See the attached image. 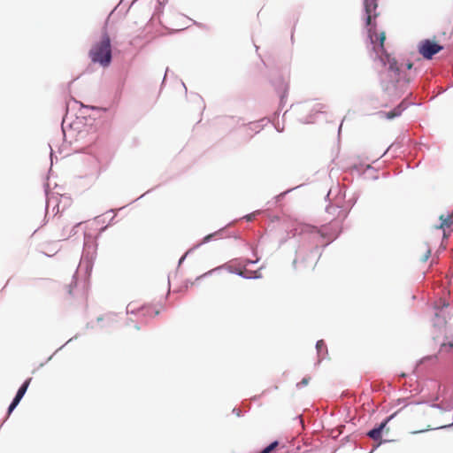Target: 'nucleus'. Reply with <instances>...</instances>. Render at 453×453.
<instances>
[{"label":"nucleus","mask_w":453,"mask_h":453,"mask_svg":"<svg viewBox=\"0 0 453 453\" xmlns=\"http://www.w3.org/2000/svg\"><path fill=\"white\" fill-rule=\"evenodd\" d=\"M196 100L203 102V99L198 94H193Z\"/></svg>","instance_id":"nucleus-39"},{"label":"nucleus","mask_w":453,"mask_h":453,"mask_svg":"<svg viewBox=\"0 0 453 453\" xmlns=\"http://www.w3.org/2000/svg\"><path fill=\"white\" fill-rule=\"evenodd\" d=\"M443 47L437 42L425 39L418 43V53L426 60L432 59Z\"/></svg>","instance_id":"nucleus-7"},{"label":"nucleus","mask_w":453,"mask_h":453,"mask_svg":"<svg viewBox=\"0 0 453 453\" xmlns=\"http://www.w3.org/2000/svg\"><path fill=\"white\" fill-rule=\"evenodd\" d=\"M72 287H73V282L70 284V290H69L70 294H72Z\"/></svg>","instance_id":"nucleus-54"},{"label":"nucleus","mask_w":453,"mask_h":453,"mask_svg":"<svg viewBox=\"0 0 453 453\" xmlns=\"http://www.w3.org/2000/svg\"><path fill=\"white\" fill-rule=\"evenodd\" d=\"M310 380H311V378L309 376L303 377L301 381L296 383V388H302L307 386L309 384Z\"/></svg>","instance_id":"nucleus-25"},{"label":"nucleus","mask_w":453,"mask_h":453,"mask_svg":"<svg viewBox=\"0 0 453 453\" xmlns=\"http://www.w3.org/2000/svg\"><path fill=\"white\" fill-rule=\"evenodd\" d=\"M382 433L383 431L380 429V427L377 425L366 433V435L370 439L378 441V443L375 446H373V449H377L381 444L390 441L389 440L382 439Z\"/></svg>","instance_id":"nucleus-10"},{"label":"nucleus","mask_w":453,"mask_h":453,"mask_svg":"<svg viewBox=\"0 0 453 453\" xmlns=\"http://www.w3.org/2000/svg\"><path fill=\"white\" fill-rule=\"evenodd\" d=\"M136 312H139L138 311V309H134L132 307V303H129L127 306V313H130V314H135Z\"/></svg>","instance_id":"nucleus-29"},{"label":"nucleus","mask_w":453,"mask_h":453,"mask_svg":"<svg viewBox=\"0 0 453 453\" xmlns=\"http://www.w3.org/2000/svg\"><path fill=\"white\" fill-rule=\"evenodd\" d=\"M342 126V123H341V125L339 126V128H338V134L341 133Z\"/></svg>","instance_id":"nucleus-51"},{"label":"nucleus","mask_w":453,"mask_h":453,"mask_svg":"<svg viewBox=\"0 0 453 453\" xmlns=\"http://www.w3.org/2000/svg\"><path fill=\"white\" fill-rule=\"evenodd\" d=\"M279 444H280L279 441L274 440V441H271L267 446H265L260 451V453H271L272 451H273L279 446Z\"/></svg>","instance_id":"nucleus-21"},{"label":"nucleus","mask_w":453,"mask_h":453,"mask_svg":"<svg viewBox=\"0 0 453 453\" xmlns=\"http://www.w3.org/2000/svg\"><path fill=\"white\" fill-rule=\"evenodd\" d=\"M390 147L387 148V150L384 152L383 155H385L388 150H389Z\"/></svg>","instance_id":"nucleus-58"},{"label":"nucleus","mask_w":453,"mask_h":453,"mask_svg":"<svg viewBox=\"0 0 453 453\" xmlns=\"http://www.w3.org/2000/svg\"><path fill=\"white\" fill-rule=\"evenodd\" d=\"M374 450H375V449H372L370 452H368V453H373V451H374Z\"/></svg>","instance_id":"nucleus-60"},{"label":"nucleus","mask_w":453,"mask_h":453,"mask_svg":"<svg viewBox=\"0 0 453 453\" xmlns=\"http://www.w3.org/2000/svg\"><path fill=\"white\" fill-rule=\"evenodd\" d=\"M257 395H255V396L253 397V400H257Z\"/></svg>","instance_id":"nucleus-59"},{"label":"nucleus","mask_w":453,"mask_h":453,"mask_svg":"<svg viewBox=\"0 0 453 453\" xmlns=\"http://www.w3.org/2000/svg\"><path fill=\"white\" fill-rule=\"evenodd\" d=\"M251 250H252V254H253L254 256H257L256 249H255V248H253V247H251Z\"/></svg>","instance_id":"nucleus-44"},{"label":"nucleus","mask_w":453,"mask_h":453,"mask_svg":"<svg viewBox=\"0 0 453 453\" xmlns=\"http://www.w3.org/2000/svg\"><path fill=\"white\" fill-rule=\"evenodd\" d=\"M96 238L92 234L85 233L82 254L75 274L79 272H84L85 277L89 278L96 256Z\"/></svg>","instance_id":"nucleus-4"},{"label":"nucleus","mask_w":453,"mask_h":453,"mask_svg":"<svg viewBox=\"0 0 453 453\" xmlns=\"http://www.w3.org/2000/svg\"><path fill=\"white\" fill-rule=\"evenodd\" d=\"M182 86L184 87L185 91L187 92V88H186V85H185V83H184V82H182Z\"/></svg>","instance_id":"nucleus-56"},{"label":"nucleus","mask_w":453,"mask_h":453,"mask_svg":"<svg viewBox=\"0 0 453 453\" xmlns=\"http://www.w3.org/2000/svg\"><path fill=\"white\" fill-rule=\"evenodd\" d=\"M227 270L229 273L236 274L243 279H259V278H261V274L258 273L257 272H250L248 273V272L243 273L242 270L234 269L231 266H227Z\"/></svg>","instance_id":"nucleus-13"},{"label":"nucleus","mask_w":453,"mask_h":453,"mask_svg":"<svg viewBox=\"0 0 453 453\" xmlns=\"http://www.w3.org/2000/svg\"><path fill=\"white\" fill-rule=\"evenodd\" d=\"M363 169H364V173H368L366 178L372 179L374 180H378L379 176H378V174H376V170L372 165H367L364 166L362 164L353 165V170H355L357 172H360Z\"/></svg>","instance_id":"nucleus-12"},{"label":"nucleus","mask_w":453,"mask_h":453,"mask_svg":"<svg viewBox=\"0 0 453 453\" xmlns=\"http://www.w3.org/2000/svg\"><path fill=\"white\" fill-rule=\"evenodd\" d=\"M73 338L69 339L65 344L66 345L68 342H72Z\"/></svg>","instance_id":"nucleus-57"},{"label":"nucleus","mask_w":453,"mask_h":453,"mask_svg":"<svg viewBox=\"0 0 453 453\" xmlns=\"http://www.w3.org/2000/svg\"><path fill=\"white\" fill-rule=\"evenodd\" d=\"M259 257H257V258L255 260H251V259H249V258H246L244 260V264L245 265H255L257 264L258 261H259Z\"/></svg>","instance_id":"nucleus-31"},{"label":"nucleus","mask_w":453,"mask_h":453,"mask_svg":"<svg viewBox=\"0 0 453 453\" xmlns=\"http://www.w3.org/2000/svg\"><path fill=\"white\" fill-rule=\"evenodd\" d=\"M285 242H286V240H281V241L280 242V245H282Z\"/></svg>","instance_id":"nucleus-55"},{"label":"nucleus","mask_w":453,"mask_h":453,"mask_svg":"<svg viewBox=\"0 0 453 453\" xmlns=\"http://www.w3.org/2000/svg\"><path fill=\"white\" fill-rule=\"evenodd\" d=\"M434 309L436 310L434 314V319L433 320V325L434 327L441 328L445 326L447 324V319L444 316H441L440 313V308L438 306H435Z\"/></svg>","instance_id":"nucleus-17"},{"label":"nucleus","mask_w":453,"mask_h":453,"mask_svg":"<svg viewBox=\"0 0 453 453\" xmlns=\"http://www.w3.org/2000/svg\"><path fill=\"white\" fill-rule=\"evenodd\" d=\"M278 132H282L283 128L276 127Z\"/></svg>","instance_id":"nucleus-52"},{"label":"nucleus","mask_w":453,"mask_h":453,"mask_svg":"<svg viewBox=\"0 0 453 453\" xmlns=\"http://www.w3.org/2000/svg\"><path fill=\"white\" fill-rule=\"evenodd\" d=\"M452 426H453V423H452V424H449V425L441 426H440L439 428H441V429H446V428L451 427Z\"/></svg>","instance_id":"nucleus-40"},{"label":"nucleus","mask_w":453,"mask_h":453,"mask_svg":"<svg viewBox=\"0 0 453 453\" xmlns=\"http://www.w3.org/2000/svg\"><path fill=\"white\" fill-rule=\"evenodd\" d=\"M65 119H63V120H62V125H61V128H62V131H63V133H64V134H65Z\"/></svg>","instance_id":"nucleus-42"},{"label":"nucleus","mask_w":453,"mask_h":453,"mask_svg":"<svg viewBox=\"0 0 453 453\" xmlns=\"http://www.w3.org/2000/svg\"><path fill=\"white\" fill-rule=\"evenodd\" d=\"M116 212H117V210L115 209H110L108 211H106V213H112V217L111 218V219L109 220V224L108 225H111L113 221V219H115V216H116Z\"/></svg>","instance_id":"nucleus-32"},{"label":"nucleus","mask_w":453,"mask_h":453,"mask_svg":"<svg viewBox=\"0 0 453 453\" xmlns=\"http://www.w3.org/2000/svg\"><path fill=\"white\" fill-rule=\"evenodd\" d=\"M440 353L453 356V337L449 340L448 336L444 337V341L440 345Z\"/></svg>","instance_id":"nucleus-16"},{"label":"nucleus","mask_w":453,"mask_h":453,"mask_svg":"<svg viewBox=\"0 0 453 453\" xmlns=\"http://www.w3.org/2000/svg\"><path fill=\"white\" fill-rule=\"evenodd\" d=\"M257 213H258L257 211ZM255 215H256V212H253V213H250V214H247L243 217V219L248 221V222H250L252 221L254 219H255Z\"/></svg>","instance_id":"nucleus-30"},{"label":"nucleus","mask_w":453,"mask_h":453,"mask_svg":"<svg viewBox=\"0 0 453 453\" xmlns=\"http://www.w3.org/2000/svg\"><path fill=\"white\" fill-rule=\"evenodd\" d=\"M95 219L98 222V223H104L105 222V219H102V216H97L95 218Z\"/></svg>","instance_id":"nucleus-38"},{"label":"nucleus","mask_w":453,"mask_h":453,"mask_svg":"<svg viewBox=\"0 0 453 453\" xmlns=\"http://www.w3.org/2000/svg\"><path fill=\"white\" fill-rule=\"evenodd\" d=\"M271 83L277 94L288 92V83L281 75H277L276 77L273 78Z\"/></svg>","instance_id":"nucleus-11"},{"label":"nucleus","mask_w":453,"mask_h":453,"mask_svg":"<svg viewBox=\"0 0 453 453\" xmlns=\"http://www.w3.org/2000/svg\"><path fill=\"white\" fill-rule=\"evenodd\" d=\"M81 225V223H77L72 229L71 234L74 235L76 234V228Z\"/></svg>","instance_id":"nucleus-37"},{"label":"nucleus","mask_w":453,"mask_h":453,"mask_svg":"<svg viewBox=\"0 0 453 453\" xmlns=\"http://www.w3.org/2000/svg\"><path fill=\"white\" fill-rule=\"evenodd\" d=\"M386 35L381 32L373 36L370 43L373 46L380 62L388 69L380 74V88L384 95L390 100L402 97L406 92L411 82L416 77V70L413 69V63L407 62L399 64L395 58H392L384 48Z\"/></svg>","instance_id":"nucleus-1"},{"label":"nucleus","mask_w":453,"mask_h":453,"mask_svg":"<svg viewBox=\"0 0 453 453\" xmlns=\"http://www.w3.org/2000/svg\"><path fill=\"white\" fill-rule=\"evenodd\" d=\"M65 346V344L62 345L59 349H57L55 350V353H58L59 351V349H63Z\"/></svg>","instance_id":"nucleus-47"},{"label":"nucleus","mask_w":453,"mask_h":453,"mask_svg":"<svg viewBox=\"0 0 453 453\" xmlns=\"http://www.w3.org/2000/svg\"><path fill=\"white\" fill-rule=\"evenodd\" d=\"M91 61L99 64L103 67H107L112 61V50L111 37L104 27L102 31L101 38L94 43L88 52Z\"/></svg>","instance_id":"nucleus-3"},{"label":"nucleus","mask_w":453,"mask_h":453,"mask_svg":"<svg viewBox=\"0 0 453 453\" xmlns=\"http://www.w3.org/2000/svg\"><path fill=\"white\" fill-rule=\"evenodd\" d=\"M288 92H283L281 94H278L279 97H280V104H279V108L281 110L285 104H286V99H287V96H288Z\"/></svg>","instance_id":"nucleus-24"},{"label":"nucleus","mask_w":453,"mask_h":453,"mask_svg":"<svg viewBox=\"0 0 453 453\" xmlns=\"http://www.w3.org/2000/svg\"><path fill=\"white\" fill-rule=\"evenodd\" d=\"M326 211L333 216H340L341 214H342V219H345L349 215V210L344 211L343 210L341 209L340 206L329 203L326 207Z\"/></svg>","instance_id":"nucleus-15"},{"label":"nucleus","mask_w":453,"mask_h":453,"mask_svg":"<svg viewBox=\"0 0 453 453\" xmlns=\"http://www.w3.org/2000/svg\"><path fill=\"white\" fill-rule=\"evenodd\" d=\"M108 227V225L107 226H102L99 230V234H102L103 232H104Z\"/></svg>","instance_id":"nucleus-41"},{"label":"nucleus","mask_w":453,"mask_h":453,"mask_svg":"<svg viewBox=\"0 0 453 453\" xmlns=\"http://www.w3.org/2000/svg\"><path fill=\"white\" fill-rule=\"evenodd\" d=\"M31 380H32V378H27L19 386L14 397L12 398L11 403L9 404V406L7 408V416L11 415L12 412L17 408V406L19 405V403L24 397L25 394L27 393V388L31 383Z\"/></svg>","instance_id":"nucleus-8"},{"label":"nucleus","mask_w":453,"mask_h":453,"mask_svg":"<svg viewBox=\"0 0 453 453\" xmlns=\"http://www.w3.org/2000/svg\"><path fill=\"white\" fill-rule=\"evenodd\" d=\"M65 346V344L62 345L59 349H57L55 350V353H58L59 351V349H63Z\"/></svg>","instance_id":"nucleus-45"},{"label":"nucleus","mask_w":453,"mask_h":453,"mask_svg":"<svg viewBox=\"0 0 453 453\" xmlns=\"http://www.w3.org/2000/svg\"><path fill=\"white\" fill-rule=\"evenodd\" d=\"M357 201V196H355L353 198H350L348 200L347 203L349 205L350 208H352Z\"/></svg>","instance_id":"nucleus-33"},{"label":"nucleus","mask_w":453,"mask_h":453,"mask_svg":"<svg viewBox=\"0 0 453 453\" xmlns=\"http://www.w3.org/2000/svg\"><path fill=\"white\" fill-rule=\"evenodd\" d=\"M413 96V93L410 92L392 110L385 111H380L378 112L380 118L387 119L388 120L394 119L400 117L402 113L408 109L411 105H420L421 104L411 101V98Z\"/></svg>","instance_id":"nucleus-6"},{"label":"nucleus","mask_w":453,"mask_h":453,"mask_svg":"<svg viewBox=\"0 0 453 453\" xmlns=\"http://www.w3.org/2000/svg\"><path fill=\"white\" fill-rule=\"evenodd\" d=\"M50 148H51V147L50 146ZM52 157H53V150H52V149H50V160L51 161H52Z\"/></svg>","instance_id":"nucleus-48"},{"label":"nucleus","mask_w":453,"mask_h":453,"mask_svg":"<svg viewBox=\"0 0 453 453\" xmlns=\"http://www.w3.org/2000/svg\"><path fill=\"white\" fill-rule=\"evenodd\" d=\"M65 346V344L62 345L59 349H57L55 350V353H58L59 351V349H63Z\"/></svg>","instance_id":"nucleus-46"},{"label":"nucleus","mask_w":453,"mask_h":453,"mask_svg":"<svg viewBox=\"0 0 453 453\" xmlns=\"http://www.w3.org/2000/svg\"><path fill=\"white\" fill-rule=\"evenodd\" d=\"M430 254H431V251L428 250L426 251V253L423 256V257H422V259H421V260H422L423 262L426 261V260L429 258Z\"/></svg>","instance_id":"nucleus-36"},{"label":"nucleus","mask_w":453,"mask_h":453,"mask_svg":"<svg viewBox=\"0 0 453 453\" xmlns=\"http://www.w3.org/2000/svg\"><path fill=\"white\" fill-rule=\"evenodd\" d=\"M149 192H150V190H149V191H147V192H145L144 194L141 195V196H139L136 200H138V199H140V198L143 197V196H144L147 193H149Z\"/></svg>","instance_id":"nucleus-49"},{"label":"nucleus","mask_w":453,"mask_h":453,"mask_svg":"<svg viewBox=\"0 0 453 453\" xmlns=\"http://www.w3.org/2000/svg\"><path fill=\"white\" fill-rule=\"evenodd\" d=\"M224 231V227L214 232V233H211V234H209L207 235H205L202 241L198 243H196V245H194L193 247H191L190 249H188L179 259V262H178V265L180 266L184 261L185 259L187 258V257L191 254L193 251H195L196 249H198L199 247H201L203 244H205V243H208L210 242L211 241H212L216 236H219Z\"/></svg>","instance_id":"nucleus-9"},{"label":"nucleus","mask_w":453,"mask_h":453,"mask_svg":"<svg viewBox=\"0 0 453 453\" xmlns=\"http://www.w3.org/2000/svg\"><path fill=\"white\" fill-rule=\"evenodd\" d=\"M432 408L442 410V411H449L451 409L449 404H447V406H444L443 403H432Z\"/></svg>","instance_id":"nucleus-26"},{"label":"nucleus","mask_w":453,"mask_h":453,"mask_svg":"<svg viewBox=\"0 0 453 453\" xmlns=\"http://www.w3.org/2000/svg\"><path fill=\"white\" fill-rule=\"evenodd\" d=\"M233 413L235 414L238 417L242 416V411L240 409H237V408H234L233 409Z\"/></svg>","instance_id":"nucleus-35"},{"label":"nucleus","mask_w":453,"mask_h":453,"mask_svg":"<svg viewBox=\"0 0 453 453\" xmlns=\"http://www.w3.org/2000/svg\"><path fill=\"white\" fill-rule=\"evenodd\" d=\"M225 265H221V266H218L214 269H211L210 271H208L207 273L198 276L196 279V281H198L200 280L201 279L204 278V277H207L209 275H211L215 271H219V270H221Z\"/></svg>","instance_id":"nucleus-23"},{"label":"nucleus","mask_w":453,"mask_h":453,"mask_svg":"<svg viewBox=\"0 0 453 453\" xmlns=\"http://www.w3.org/2000/svg\"><path fill=\"white\" fill-rule=\"evenodd\" d=\"M325 106L321 104H316L313 108L311 109V112H314V113H319V112H322L323 111V108Z\"/></svg>","instance_id":"nucleus-28"},{"label":"nucleus","mask_w":453,"mask_h":453,"mask_svg":"<svg viewBox=\"0 0 453 453\" xmlns=\"http://www.w3.org/2000/svg\"><path fill=\"white\" fill-rule=\"evenodd\" d=\"M337 236L338 235L323 243L322 242L327 237L326 232L312 226H304L301 229L302 242L296 250V258L293 260V266L296 268V265L300 259L301 262L304 264V266H311L314 268L322 253L320 247H327Z\"/></svg>","instance_id":"nucleus-2"},{"label":"nucleus","mask_w":453,"mask_h":453,"mask_svg":"<svg viewBox=\"0 0 453 453\" xmlns=\"http://www.w3.org/2000/svg\"><path fill=\"white\" fill-rule=\"evenodd\" d=\"M250 129L254 130L256 133H258L262 127L258 122H250L249 123Z\"/></svg>","instance_id":"nucleus-27"},{"label":"nucleus","mask_w":453,"mask_h":453,"mask_svg":"<svg viewBox=\"0 0 453 453\" xmlns=\"http://www.w3.org/2000/svg\"><path fill=\"white\" fill-rule=\"evenodd\" d=\"M441 224L436 226L437 228L444 229L445 227H449L452 225V219L449 215L444 217L443 215L440 216Z\"/></svg>","instance_id":"nucleus-19"},{"label":"nucleus","mask_w":453,"mask_h":453,"mask_svg":"<svg viewBox=\"0 0 453 453\" xmlns=\"http://www.w3.org/2000/svg\"><path fill=\"white\" fill-rule=\"evenodd\" d=\"M299 187H300V186H297V187L293 188L287 189L286 191L281 192L280 194L277 195V196L274 197L275 202H276V203H278V202L281 201V200L286 196V195H287V194L290 193L292 190H294V189H296V188H299Z\"/></svg>","instance_id":"nucleus-22"},{"label":"nucleus","mask_w":453,"mask_h":453,"mask_svg":"<svg viewBox=\"0 0 453 453\" xmlns=\"http://www.w3.org/2000/svg\"><path fill=\"white\" fill-rule=\"evenodd\" d=\"M448 305H449V303H443L441 309L447 307Z\"/></svg>","instance_id":"nucleus-53"},{"label":"nucleus","mask_w":453,"mask_h":453,"mask_svg":"<svg viewBox=\"0 0 453 453\" xmlns=\"http://www.w3.org/2000/svg\"><path fill=\"white\" fill-rule=\"evenodd\" d=\"M44 192H45V196H46V198H47V201H46V210L48 209V206H49V185H45V188H44Z\"/></svg>","instance_id":"nucleus-34"},{"label":"nucleus","mask_w":453,"mask_h":453,"mask_svg":"<svg viewBox=\"0 0 453 453\" xmlns=\"http://www.w3.org/2000/svg\"><path fill=\"white\" fill-rule=\"evenodd\" d=\"M364 2V12L365 14V27L367 30V37L370 42H372L373 36H377V24L376 18L378 13L376 12L378 7V0H363Z\"/></svg>","instance_id":"nucleus-5"},{"label":"nucleus","mask_w":453,"mask_h":453,"mask_svg":"<svg viewBox=\"0 0 453 453\" xmlns=\"http://www.w3.org/2000/svg\"><path fill=\"white\" fill-rule=\"evenodd\" d=\"M134 328H135L136 330H140V329H141V327H140L139 324H135V325H134Z\"/></svg>","instance_id":"nucleus-50"},{"label":"nucleus","mask_w":453,"mask_h":453,"mask_svg":"<svg viewBox=\"0 0 453 453\" xmlns=\"http://www.w3.org/2000/svg\"><path fill=\"white\" fill-rule=\"evenodd\" d=\"M168 71H169V68H166L165 73V76H164V79H163V81H162V84H163V83L165 82V78H166V75H167V73H168Z\"/></svg>","instance_id":"nucleus-43"},{"label":"nucleus","mask_w":453,"mask_h":453,"mask_svg":"<svg viewBox=\"0 0 453 453\" xmlns=\"http://www.w3.org/2000/svg\"><path fill=\"white\" fill-rule=\"evenodd\" d=\"M398 411H395L394 412L393 414L386 417L380 424H378L377 426L380 427V429H381L382 431H384V429L387 427L388 424L395 418V417L397 415Z\"/></svg>","instance_id":"nucleus-20"},{"label":"nucleus","mask_w":453,"mask_h":453,"mask_svg":"<svg viewBox=\"0 0 453 453\" xmlns=\"http://www.w3.org/2000/svg\"><path fill=\"white\" fill-rule=\"evenodd\" d=\"M138 311L140 313H142L143 316H152V315H158L160 311L158 310H153L151 306H142L138 308Z\"/></svg>","instance_id":"nucleus-18"},{"label":"nucleus","mask_w":453,"mask_h":453,"mask_svg":"<svg viewBox=\"0 0 453 453\" xmlns=\"http://www.w3.org/2000/svg\"><path fill=\"white\" fill-rule=\"evenodd\" d=\"M315 348H316V351H317V355H318L317 365H319L327 355V347H326V342L323 340H319L316 342Z\"/></svg>","instance_id":"nucleus-14"}]
</instances>
